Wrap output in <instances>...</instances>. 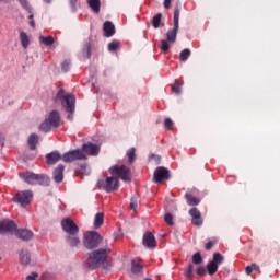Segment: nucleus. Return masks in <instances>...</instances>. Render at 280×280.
Segmentation results:
<instances>
[{
    "label": "nucleus",
    "mask_w": 280,
    "mask_h": 280,
    "mask_svg": "<svg viewBox=\"0 0 280 280\" xmlns=\"http://www.w3.org/2000/svg\"><path fill=\"white\" fill-rule=\"evenodd\" d=\"M20 39H21V45L24 49H27L28 45H30V38H28V35L22 31L20 33Z\"/></svg>",
    "instance_id": "obj_29"
},
{
    "label": "nucleus",
    "mask_w": 280,
    "mask_h": 280,
    "mask_svg": "<svg viewBox=\"0 0 280 280\" xmlns=\"http://www.w3.org/2000/svg\"><path fill=\"white\" fill-rule=\"evenodd\" d=\"M109 253H110L109 247H106L105 249H94V252H91L90 254H88L89 256L86 260L88 267L91 270L97 269L106 261Z\"/></svg>",
    "instance_id": "obj_1"
},
{
    "label": "nucleus",
    "mask_w": 280,
    "mask_h": 280,
    "mask_svg": "<svg viewBox=\"0 0 280 280\" xmlns=\"http://www.w3.org/2000/svg\"><path fill=\"white\" fill-rule=\"evenodd\" d=\"M39 40H40V43L42 44H44L45 46H47V47H50V46H52L54 44H55V39H54V37L52 36H40L39 37Z\"/></svg>",
    "instance_id": "obj_30"
},
{
    "label": "nucleus",
    "mask_w": 280,
    "mask_h": 280,
    "mask_svg": "<svg viewBox=\"0 0 280 280\" xmlns=\"http://www.w3.org/2000/svg\"><path fill=\"white\" fill-rule=\"evenodd\" d=\"M143 245L149 249H154L158 246L156 238L152 232H145L143 236Z\"/></svg>",
    "instance_id": "obj_14"
},
{
    "label": "nucleus",
    "mask_w": 280,
    "mask_h": 280,
    "mask_svg": "<svg viewBox=\"0 0 280 280\" xmlns=\"http://www.w3.org/2000/svg\"><path fill=\"white\" fill-rule=\"evenodd\" d=\"M120 183L118 177L112 174L105 180H98V188L105 190L106 192L110 194L117 191L119 189Z\"/></svg>",
    "instance_id": "obj_5"
},
{
    "label": "nucleus",
    "mask_w": 280,
    "mask_h": 280,
    "mask_svg": "<svg viewBox=\"0 0 280 280\" xmlns=\"http://www.w3.org/2000/svg\"><path fill=\"white\" fill-rule=\"evenodd\" d=\"M174 217L172 213H166L164 214V222L168 224V226H173L174 225V221H173Z\"/></svg>",
    "instance_id": "obj_42"
},
{
    "label": "nucleus",
    "mask_w": 280,
    "mask_h": 280,
    "mask_svg": "<svg viewBox=\"0 0 280 280\" xmlns=\"http://www.w3.org/2000/svg\"><path fill=\"white\" fill-rule=\"evenodd\" d=\"M4 0H0V2H3Z\"/></svg>",
    "instance_id": "obj_62"
},
{
    "label": "nucleus",
    "mask_w": 280,
    "mask_h": 280,
    "mask_svg": "<svg viewBox=\"0 0 280 280\" xmlns=\"http://www.w3.org/2000/svg\"><path fill=\"white\" fill-rule=\"evenodd\" d=\"M46 4H50L52 0H43Z\"/></svg>",
    "instance_id": "obj_57"
},
{
    "label": "nucleus",
    "mask_w": 280,
    "mask_h": 280,
    "mask_svg": "<svg viewBox=\"0 0 280 280\" xmlns=\"http://www.w3.org/2000/svg\"><path fill=\"white\" fill-rule=\"evenodd\" d=\"M1 259H2V258H1V256H0V261H1Z\"/></svg>",
    "instance_id": "obj_63"
},
{
    "label": "nucleus",
    "mask_w": 280,
    "mask_h": 280,
    "mask_svg": "<svg viewBox=\"0 0 280 280\" xmlns=\"http://www.w3.org/2000/svg\"><path fill=\"white\" fill-rule=\"evenodd\" d=\"M250 268L253 271H259L260 267L258 265H256V262H252Z\"/></svg>",
    "instance_id": "obj_52"
},
{
    "label": "nucleus",
    "mask_w": 280,
    "mask_h": 280,
    "mask_svg": "<svg viewBox=\"0 0 280 280\" xmlns=\"http://www.w3.org/2000/svg\"><path fill=\"white\" fill-rule=\"evenodd\" d=\"M194 265H188V267H186V269H184V277H186V279H192L194 277Z\"/></svg>",
    "instance_id": "obj_34"
},
{
    "label": "nucleus",
    "mask_w": 280,
    "mask_h": 280,
    "mask_svg": "<svg viewBox=\"0 0 280 280\" xmlns=\"http://www.w3.org/2000/svg\"><path fill=\"white\" fill-rule=\"evenodd\" d=\"M223 261H224V256H222V254L220 253L214 254L212 256V260H210L208 265H206V270H208V275L214 276L219 270V266L222 265Z\"/></svg>",
    "instance_id": "obj_7"
},
{
    "label": "nucleus",
    "mask_w": 280,
    "mask_h": 280,
    "mask_svg": "<svg viewBox=\"0 0 280 280\" xmlns=\"http://www.w3.org/2000/svg\"><path fill=\"white\" fill-rule=\"evenodd\" d=\"M77 3H78V0H70V7L73 12L77 11Z\"/></svg>",
    "instance_id": "obj_49"
},
{
    "label": "nucleus",
    "mask_w": 280,
    "mask_h": 280,
    "mask_svg": "<svg viewBox=\"0 0 280 280\" xmlns=\"http://www.w3.org/2000/svg\"><path fill=\"white\" fill-rule=\"evenodd\" d=\"M142 270L141 265H139L138 262H136L135 260H132V267H131V271L133 275H138L140 273Z\"/></svg>",
    "instance_id": "obj_39"
},
{
    "label": "nucleus",
    "mask_w": 280,
    "mask_h": 280,
    "mask_svg": "<svg viewBox=\"0 0 280 280\" xmlns=\"http://www.w3.org/2000/svg\"><path fill=\"white\" fill-rule=\"evenodd\" d=\"M171 177L170 171L165 166H158L153 172V183L161 184L164 180H168Z\"/></svg>",
    "instance_id": "obj_9"
},
{
    "label": "nucleus",
    "mask_w": 280,
    "mask_h": 280,
    "mask_svg": "<svg viewBox=\"0 0 280 280\" xmlns=\"http://www.w3.org/2000/svg\"><path fill=\"white\" fill-rule=\"evenodd\" d=\"M15 236L24 242H28L33 240L34 232H32V230L21 229L16 230Z\"/></svg>",
    "instance_id": "obj_15"
},
{
    "label": "nucleus",
    "mask_w": 280,
    "mask_h": 280,
    "mask_svg": "<svg viewBox=\"0 0 280 280\" xmlns=\"http://www.w3.org/2000/svg\"><path fill=\"white\" fill-rule=\"evenodd\" d=\"M127 156L129 159V163L132 164L136 161V148L132 147L128 150Z\"/></svg>",
    "instance_id": "obj_38"
},
{
    "label": "nucleus",
    "mask_w": 280,
    "mask_h": 280,
    "mask_svg": "<svg viewBox=\"0 0 280 280\" xmlns=\"http://www.w3.org/2000/svg\"><path fill=\"white\" fill-rule=\"evenodd\" d=\"M109 173L118 179L120 178L124 182H131V170L125 164L114 165L110 167Z\"/></svg>",
    "instance_id": "obj_6"
},
{
    "label": "nucleus",
    "mask_w": 280,
    "mask_h": 280,
    "mask_svg": "<svg viewBox=\"0 0 280 280\" xmlns=\"http://www.w3.org/2000/svg\"><path fill=\"white\" fill-rule=\"evenodd\" d=\"M130 208L131 210H136L138 208V202L132 199V201L130 202Z\"/></svg>",
    "instance_id": "obj_53"
},
{
    "label": "nucleus",
    "mask_w": 280,
    "mask_h": 280,
    "mask_svg": "<svg viewBox=\"0 0 280 280\" xmlns=\"http://www.w3.org/2000/svg\"><path fill=\"white\" fill-rule=\"evenodd\" d=\"M188 214L192 218V225L201 226L203 224L202 214L197 207L190 208V210H188Z\"/></svg>",
    "instance_id": "obj_13"
},
{
    "label": "nucleus",
    "mask_w": 280,
    "mask_h": 280,
    "mask_svg": "<svg viewBox=\"0 0 280 280\" xmlns=\"http://www.w3.org/2000/svg\"><path fill=\"white\" fill-rule=\"evenodd\" d=\"M56 101H62V106L68 113H74L75 110V96L70 93L66 94L63 89H60L57 93Z\"/></svg>",
    "instance_id": "obj_3"
},
{
    "label": "nucleus",
    "mask_w": 280,
    "mask_h": 280,
    "mask_svg": "<svg viewBox=\"0 0 280 280\" xmlns=\"http://www.w3.org/2000/svg\"><path fill=\"white\" fill-rule=\"evenodd\" d=\"M0 143H1V135H0Z\"/></svg>",
    "instance_id": "obj_61"
},
{
    "label": "nucleus",
    "mask_w": 280,
    "mask_h": 280,
    "mask_svg": "<svg viewBox=\"0 0 280 280\" xmlns=\"http://www.w3.org/2000/svg\"><path fill=\"white\" fill-rule=\"evenodd\" d=\"M173 127H174V121L171 118L164 119V128H166V130H172Z\"/></svg>",
    "instance_id": "obj_44"
},
{
    "label": "nucleus",
    "mask_w": 280,
    "mask_h": 280,
    "mask_svg": "<svg viewBox=\"0 0 280 280\" xmlns=\"http://www.w3.org/2000/svg\"><path fill=\"white\" fill-rule=\"evenodd\" d=\"M145 280H151V278H145Z\"/></svg>",
    "instance_id": "obj_59"
},
{
    "label": "nucleus",
    "mask_w": 280,
    "mask_h": 280,
    "mask_svg": "<svg viewBox=\"0 0 280 280\" xmlns=\"http://www.w3.org/2000/svg\"><path fill=\"white\" fill-rule=\"evenodd\" d=\"M46 119L52 125V128H58L60 125V114L58 110H51Z\"/></svg>",
    "instance_id": "obj_22"
},
{
    "label": "nucleus",
    "mask_w": 280,
    "mask_h": 280,
    "mask_svg": "<svg viewBox=\"0 0 280 280\" xmlns=\"http://www.w3.org/2000/svg\"><path fill=\"white\" fill-rule=\"evenodd\" d=\"M19 2H21L22 0H18Z\"/></svg>",
    "instance_id": "obj_64"
},
{
    "label": "nucleus",
    "mask_w": 280,
    "mask_h": 280,
    "mask_svg": "<svg viewBox=\"0 0 280 280\" xmlns=\"http://www.w3.org/2000/svg\"><path fill=\"white\" fill-rule=\"evenodd\" d=\"M104 223V213L103 212H98L95 215V221H94V228L95 229H100Z\"/></svg>",
    "instance_id": "obj_31"
},
{
    "label": "nucleus",
    "mask_w": 280,
    "mask_h": 280,
    "mask_svg": "<svg viewBox=\"0 0 280 280\" xmlns=\"http://www.w3.org/2000/svg\"><path fill=\"white\" fill-rule=\"evenodd\" d=\"M33 200V192L32 190H20L16 192L15 197L13 198V201L15 203L21 205L23 208L28 206Z\"/></svg>",
    "instance_id": "obj_8"
},
{
    "label": "nucleus",
    "mask_w": 280,
    "mask_h": 280,
    "mask_svg": "<svg viewBox=\"0 0 280 280\" xmlns=\"http://www.w3.org/2000/svg\"><path fill=\"white\" fill-rule=\"evenodd\" d=\"M28 19L33 21V19H34V14H33V13H31V15L28 16Z\"/></svg>",
    "instance_id": "obj_58"
},
{
    "label": "nucleus",
    "mask_w": 280,
    "mask_h": 280,
    "mask_svg": "<svg viewBox=\"0 0 280 280\" xmlns=\"http://www.w3.org/2000/svg\"><path fill=\"white\" fill-rule=\"evenodd\" d=\"M62 230L68 234L79 233V228L70 218H65L61 221Z\"/></svg>",
    "instance_id": "obj_11"
},
{
    "label": "nucleus",
    "mask_w": 280,
    "mask_h": 280,
    "mask_svg": "<svg viewBox=\"0 0 280 280\" xmlns=\"http://www.w3.org/2000/svg\"><path fill=\"white\" fill-rule=\"evenodd\" d=\"M88 4L95 14H100L101 0H88Z\"/></svg>",
    "instance_id": "obj_27"
},
{
    "label": "nucleus",
    "mask_w": 280,
    "mask_h": 280,
    "mask_svg": "<svg viewBox=\"0 0 280 280\" xmlns=\"http://www.w3.org/2000/svg\"><path fill=\"white\" fill-rule=\"evenodd\" d=\"M61 159H62V156L59 153V151H52V152L46 154V162L48 165H55Z\"/></svg>",
    "instance_id": "obj_21"
},
{
    "label": "nucleus",
    "mask_w": 280,
    "mask_h": 280,
    "mask_svg": "<svg viewBox=\"0 0 280 280\" xmlns=\"http://www.w3.org/2000/svg\"><path fill=\"white\" fill-rule=\"evenodd\" d=\"M197 275H199V277H203L207 275V271L203 267H199L197 268Z\"/></svg>",
    "instance_id": "obj_48"
},
{
    "label": "nucleus",
    "mask_w": 280,
    "mask_h": 280,
    "mask_svg": "<svg viewBox=\"0 0 280 280\" xmlns=\"http://www.w3.org/2000/svg\"><path fill=\"white\" fill-rule=\"evenodd\" d=\"M20 177L28 185L36 186L37 174L33 172H24L20 174Z\"/></svg>",
    "instance_id": "obj_17"
},
{
    "label": "nucleus",
    "mask_w": 280,
    "mask_h": 280,
    "mask_svg": "<svg viewBox=\"0 0 280 280\" xmlns=\"http://www.w3.org/2000/svg\"><path fill=\"white\" fill-rule=\"evenodd\" d=\"M103 240H104L103 236H101L98 232H95V231L85 232L83 245L89 250H92L94 248H97L100 244L103 242Z\"/></svg>",
    "instance_id": "obj_4"
},
{
    "label": "nucleus",
    "mask_w": 280,
    "mask_h": 280,
    "mask_svg": "<svg viewBox=\"0 0 280 280\" xmlns=\"http://www.w3.org/2000/svg\"><path fill=\"white\" fill-rule=\"evenodd\" d=\"M171 3H172V0H164V9L170 10Z\"/></svg>",
    "instance_id": "obj_51"
},
{
    "label": "nucleus",
    "mask_w": 280,
    "mask_h": 280,
    "mask_svg": "<svg viewBox=\"0 0 280 280\" xmlns=\"http://www.w3.org/2000/svg\"><path fill=\"white\" fill-rule=\"evenodd\" d=\"M37 278H38V273H36V271H33L26 277V280H37Z\"/></svg>",
    "instance_id": "obj_47"
},
{
    "label": "nucleus",
    "mask_w": 280,
    "mask_h": 280,
    "mask_svg": "<svg viewBox=\"0 0 280 280\" xmlns=\"http://www.w3.org/2000/svg\"><path fill=\"white\" fill-rule=\"evenodd\" d=\"M86 155L81 150H72L63 154L62 160L65 163H72L78 160H85Z\"/></svg>",
    "instance_id": "obj_10"
},
{
    "label": "nucleus",
    "mask_w": 280,
    "mask_h": 280,
    "mask_svg": "<svg viewBox=\"0 0 280 280\" xmlns=\"http://www.w3.org/2000/svg\"><path fill=\"white\" fill-rule=\"evenodd\" d=\"M192 264L200 265L202 264V256L200 252H197V254H192Z\"/></svg>",
    "instance_id": "obj_40"
},
{
    "label": "nucleus",
    "mask_w": 280,
    "mask_h": 280,
    "mask_svg": "<svg viewBox=\"0 0 280 280\" xmlns=\"http://www.w3.org/2000/svg\"><path fill=\"white\" fill-rule=\"evenodd\" d=\"M104 36L110 38L116 34V27L112 21H106L103 26Z\"/></svg>",
    "instance_id": "obj_19"
},
{
    "label": "nucleus",
    "mask_w": 280,
    "mask_h": 280,
    "mask_svg": "<svg viewBox=\"0 0 280 280\" xmlns=\"http://www.w3.org/2000/svg\"><path fill=\"white\" fill-rule=\"evenodd\" d=\"M82 170H85V166H82Z\"/></svg>",
    "instance_id": "obj_60"
},
{
    "label": "nucleus",
    "mask_w": 280,
    "mask_h": 280,
    "mask_svg": "<svg viewBox=\"0 0 280 280\" xmlns=\"http://www.w3.org/2000/svg\"><path fill=\"white\" fill-rule=\"evenodd\" d=\"M83 152L91 156H96L100 153V145L89 142L83 144Z\"/></svg>",
    "instance_id": "obj_16"
},
{
    "label": "nucleus",
    "mask_w": 280,
    "mask_h": 280,
    "mask_svg": "<svg viewBox=\"0 0 280 280\" xmlns=\"http://www.w3.org/2000/svg\"><path fill=\"white\" fill-rule=\"evenodd\" d=\"M20 261L23 266H30L32 258H31V254L27 249H22L21 254H20Z\"/></svg>",
    "instance_id": "obj_24"
},
{
    "label": "nucleus",
    "mask_w": 280,
    "mask_h": 280,
    "mask_svg": "<svg viewBox=\"0 0 280 280\" xmlns=\"http://www.w3.org/2000/svg\"><path fill=\"white\" fill-rule=\"evenodd\" d=\"M190 56L191 50L189 48H185L184 50H182V52H179V60L182 62H186Z\"/></svg>",
    "instance_id": "obj_33"
},
{
    "label": "nucleus",
    "mask_w": 280,
    "mask_h": 280,
    "mask_svg": "<svg viewBox=\"0 0 280 280\" xmlns=\"http://www.w3.org/2000/svg\"><path fill=\"white\" fill-rule=\"evenodd\" d=\"M252 272H253V267H252L250 265H248L247 267H245V273H246L247 276H250Z\"/></svg>",
    "instance_id": "obj_50"
},
{
    "label": "nucleus",
    "mask_w": 280,
    "mask_h": 280,
    "mask_svg": "<svg viewBox=\"0 0 280 280\" xmlns=\"http://www.w3.org/2000/svg\"><path fill=\"white\" fill-rule=\"evenodd\" d=\"M83 57L85 59H90L91 58V43L90 42H86L84 44V47H83Z\"/></svg>",
    "instance_id": "obj_37"
},
{
    "label": "nucleus",
    "mask_w": 280,
    "mask_h": 280,
    "mask_svg": "<svg viewBox=\"0 0 280 280\" xmlns=\"http://www.w3.org/2000/svg\"><path fill=\"white\" fill-rule=\"evenodd\" d=\"M20 3L23 7V9L26 10L30 14L33 13V9L30 5V3L27 2V0H21Z\"/></svg>",
    "instance_id": "obj_43"
},
{
    "label": "nucleus",
    "mask_w": 280,
    "mask_h": 280,
    "mask_svg": "<svg viewBox=\"0 0 280 280\" xmlns=\"http://www.w3.org/2000/svg\"><path fill=\"white\" fill-rule=\"evenodd\" d=\"M70 68H71V61L69 59H66L61 65V69L63 72H68Z\"/></svg>",
    "instance_id": "obj_45"
},
{
    "label": "nucleus",
    "mask_w": 280,
    "mask_h": 280,
    "mask_svg": "<svg viewBox=\"0 0 280 280\" xmlns=\"http://www.w3.org/2000/svg\"><path fill=\"white\" fill-rule=\"evenodd\" d=\"M73 114H74V112H72V113L69 112V114H68V119H69V120H72V119H73Z\"/></svg>",
    "instance_id": "obj_55"
},
{
    "label": "nucleus",
    "mask_w": 280,
    "mask_h": 280,
    "mask_svg": "<svg viewBox=\"0 0 280 280\" xmlns=\"http://www.w3.org/2000/svg\"><path fill=\"white\" fill-rule=\"evenodd\" d=\"M78 233H79V232H74V233L68 234V235L66 236V242H67V244H68L71 248H75V247H78V246L81 244V241H80V238H79V236H78Z\"/></svg>",
    "instance_id": "obj_18"
},
{
    "label": "nucleus",
    "mask_w": 280,
    "mask_h": 280,
    "mask_svg": "<svg viewBox=\"0 0 280 280\" xmlns=\"http://www.w3.org/2000/svg\"><path fill=\"white\" fill-rule=\"evenodd\" d=\"M30 25H31L33 28H35V22H34V20H31Z\"/></svg>",
    "instance_id": "obj_56"
},
{
    "label": "nucleus",
    "mask_w": 280,
    "mask_h": 280,
    "mask_svg": "<svg viewBox=\"0 0 280 280\" xmlns=\"http://www.w3.org/2000/svg\"><path fill=\"white\" fill-rule=\"evenodd\" d=\"M173 92H175L176 95L182 93V84L178 82V80H175V83H173Z\"/></svg>",
    "instance_id": "obj_41"
},
{
    "label": "nucleus",
    "mask_w": 280,
    "mask_h": 280,
    "mask_svg": "<svg viewBox=\"0 0 280 280\" xmlns=\"http://www.w3.org/2000/svg\"><path fill=\"white\" fill-rule=\"evenodd\" d=\"M48 187L50 185V178L47 174H37L35 186Z\"/></svg>",
    "instance_id": "obj_23"
},
{
    "label": "nucleus",
    "mask_w": 280,
    "mask_h": 280,
    "mask_svg": "<svg viewBox=\"0 0 280 280\" xmlns=\"http://www.w3.org/2000/svg\"><path fill=\"white\" fill-rule=\"evenodd\" d=\"M215 243V241H208V243H206V250H211Z\"/></svg>",
    "instance_id": "obj_46"
},
{
    "label": "nucleus",
    "mask_w": 280,
    "mask_h": 280,
    "mask_svg": "<svg viewBox=\"0 0 280 280\" xmlns=\"http://www.w3.org/2000/svg\"><path fill=\"white\" fill-rule=\"evenodd\" d=\"M180 10L182 5L179 2H177V4H175V12L173 13V28H168V32H166V42H168L170 44H175L177 39Z\"/></svg>",
    "instance_id": "obj_2"
},
{
    "label": "nucleus",
    "mask_w": 280,
    "mask_h": 280,
    "mask_svg": "<svg viewBox=\"0 0 280 280\" xmlns=\"http://www.w3.org/2000/svg\"><path fill=\"white\" fill-rule=\"evenodd\" d=\"M51 128H54V126L47 118L39 125V130L43 132H49Z\"/></svg>",
    "instance_id": "obj_32"
},
{
    "label": "nucleus",
    "mask_w": 280,
    "mask_h": 280,
    "mask_svg": "<svg viewBox=\"0 0 280 280\" xmlns=\"http://www.w3.org/2000/svg\"><path fill=\"white\" fill-rule=\"evenodd\" d=\"M121 48V43L120 40L114 39L108 44V51L109 52H115Z\"/></svg>",
    "instance_id": "obj_28"
},
{
    "label": "nucleus",
    "mask_w": 280,
    "mask_h": 280,
    "mask_svg": "<svg viewBox=\"0 0 280 280\" xmlns=\"http://www.w3.org/2000/svg\"><path fill=\"white\" fill-rule=\"evenodd\" d=\"M16 229V223L11 221V219H4L3 221H0V234L13 233Z\"/></svg>",
    "instance_id": "obj_12"
},
{
    "label": "nucleus",
    "mask_w": 280,
    "mask_h": 280,
    "mask_svg": "<svg viewBox=\"0 0 280 280\" xmlns=\"http://www.w3.org/2000/svg\"><path fill=\"white\" fill-rule=\"evenodd\" d=\"M171 49L170 42L167 39L160 40V50L163 52H168Z\"/></svg>",
    "instance_id": "obj_36"
},
{
    "label": "nucleus",
    "mask_w": 280,
    "mask_h": 280,
    "mask_svg": "<svg viewBox=\"0 0 280 280\" xmlns=\"http://www.w3.org/2000/svg\"><path fill=\"white\" fill-rule=\"evenodd\" d=\"M38 140H39V137H38L37 133H31L30 135V138H28L27 142H28V147L32 151L36 150V147L38 144Z\"/></svg>",
    "instance_id": "obj_25"
},
{
    "label": "nucleus",
    "mask_w": 280,
    "mask_h": 280,
    "mask_svg": "<svg viewBox=\"0 0 280 280\" xmlns=\"http://www.w3.org/2000/svg\"><path fill=\"white\" fill-rule=\"evenodd\" d=\"M151 159H155V161H158V163H160V161H161V156L155 155V154L151 155Z\"/></svg>",
    "instance_id": "obj_54"
},
{
    "label": "nucleus",
    "mask_w": 280,
    "mask_h": 280,
    "mask_svg": "<svg viewBox=\"0 0 280 280\" xmlns=\"http://www.w3.org/2000/svg\"><path fill=\"white\" fill-rule=\"evenodd\" d=\"M184 197L186 198V202L188 203V206H198L200 203V199L190 192H186Z\"/></svg>",
    "instance_id": "obj_26"
},
{
    "label": "nucleus",
    "mask_w": 280,
    "mask_h": 280,
    "mask_svg": "<svg viewBox=\"0 0 280 280\" xmlns=\"http://www.w3.org/2000/svg\"><path fill=\"white\" fill-rule=\"evenodd\" d=\"M161 21L162 13L155 14V16H153V20L151 21V24H153V28L158 30L161 26Z\"/></svg>",
    "instance_id": "obj_35"
},
{
    "label": "nucleus",
    "mask_w": 280,
    "mask_h": 280,
    "mask_svg": "<svg viewBox=\"0 0 280 280\" xmlns=\"http://www.w3.org/2000/svg\"><path fill=\"white\" fill-rule=\"evenodd\" d=\"M63 172H65V165L59 164L52 173V178L57 184H60L63 182Z\"/></svg>",
    "instance_id": "obj_20"
}]
</instances>
